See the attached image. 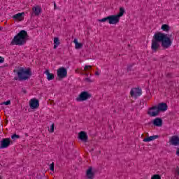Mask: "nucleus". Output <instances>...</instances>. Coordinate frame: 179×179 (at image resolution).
Wrapping results in <instances>:
<instances>
[{"instance_id":"obj_1","label":"nucleus","mask_w":179,"mask_h":179,"mask_svg":"<svg viewBox=\"0 0 179 179\" xmlns=\"http://www.w3.org/2000/svg\"><path fill=\"white\" fill-rule=\"evenodd\" d=\"M27 31L24 30H21L12 40L11 44L12 45H23L26 44V41H27Z\"/></svg>"},{"instance_id":"obj_2","label":"nucleus","mask_w":179,"mask_h":179,"mask_svg":"<svg viewBox=\"0 0 179 179\" xmlns=\"http://www.w3.org/2000/svg\"><path fill=\"white\" fill-rule=\"evenodd\" d=\"M17 75L18 78H15V80H20V82L27 80L31 76V71H30V69H24V68L21 67L17 71Z\"/></svg>"},{"instance_id":"obj_3","label":"nucleus","mask_w":179,"mask_h":179,"mask_svg":"<svg viewBox=\"0 0 179 179\" xmlns=\"http://www.w3.org/2000/svg\"><path fill=\"white\" fill-rule=\"evenodd\" d=\"M90 97H92V94L86 91H84L79 94L78 97H77L76 100V101H86V100H89Z\"/></svg>"},{"instance_id":"obj_4","label":"nucleus","mask_w":179,"mask_h":179,"mask_svg":"<svg viewBox=\"0 0 179 179\" xmlns=\"http://www.w3.org/2000/svg\"><path fill=\"white\" fill-rule=\"evenodd\" d=\"M150 117H157L160 113L159 112L157 109V106H154L148 109V111L147 113Z\"/></svg>"},{"instance_id":"obj_5","label":"nucleus","mask_w":179,"mask_h":179,"mask_svg":"<svg viewBox=\"0 0 179 179\" xmlns=\"http://www.w3.org/2000/svg\"><path fill=\"white\" fill-rule=\"evenodd\" d=\"M68 76V71L64 67H61L57 69V77L59 79H64Z\"/></svg>"},{"instance_id":"obj_6","label":"nucleus","mask_w":179,"mask_h":179,"mask_svg":"<svg viewBox=\"0 0 179 179\" xmlns=\"http://www.w3.org/2000/svg\"><path fill=\"white\" fill-rule=\"evenodd\" d=\"M167 34H164L161 32H157L155 34L154 36L152 37V40H155V41H157L158 43H162L163 40H164V38L166 37Z\"/></svg>"},{"instance_id":"obj_7","label":"nucleus","mask_w":179,"mask_h":179,"mask_svg":"<svg viewBox=\"0 0 179 179\" xmlns=\"http://www.w3.org/2000/svg\"><path fill=\"white\" fill-rule=\"evenodd\" d=\"M108 22L109 24H117L120 23V18L117 15L108 16Z\"/></svg>"},{"instance_id":"obj_8","label":"nucleus","mask_w":179,"mask_h":179,"mask_svg":"<svg viewBox=\"0 0 179 179\" xmlns=\"http://www.w3.org/2000/svg\"><path fill=\"white\" fill-rule=\"evenodd\" d=\"M10 138H3L1 141L0 149H6V148H9L10 145Z\"/></svg>"},{"instance_id":"obj_9","label":"nucleus","mask_w":179,"mask_h":179,"mask_svg":"<svg viewBox=\"0 0 179 179\" xmlns=\"http://www.w3.org/2000/svg\"><path fill=\"white\" fill-rule=\"evenodd\" d=\"M172 43L171 39L166 35L162 42V45L164 48H169L171 46Z\"/></svg>"},{"instance_id":"obj_10","label":"nucleus","mask_w":179,"mask_h":179,"mask_svg":"<svg viewBox=\"0 0 179 179\" xmlns=\"http://www.w3.org/2000/svg\"><path fill=\"white\" fill-rule=\"evenodd\" d=\"M40 106V102L38 101V99H31L29 101V107L30 108H31L32 110H34L36 108H38V107Z\"/></svg>"},{"instance_id":"obj_11","label":"nucleus","mask_w":179,"mask_h":179,"mask_svg":"<svg viewBox=\"0 0 179 179\" xmlns=\"http://www.w3.org/2000/svg\"><path fill=\"white\" fill-rule=\"evenodd\" d=\"M131 97H138L142 94V90L139 88H133L130 92Z\"/></svg>"},{"instance_id":"obj_12","label":"nucleus","mask_w":179,"mask_h":179,"mask_svg":"<svg viewBox=\"0 0 179 179\" xmlns=\"http://www.w3.org/2000/svg\"><path fill=\"white\" fill-rule=\"evenodd\" d=\"M169 143L173 146H179V137L178 136H172L169 139Z\"/></svg>"},{"instance_id":"obj_13","label":"nucleus","mask_w":179,"mask_h":179,"mask_svg":"<svg viewBox=\"0 0 179 179\" xmlns=\"http://www.w3.org/2000/svg\"><path fill=\"white\" fill-rule=\"evenodd\" d=\"M78 138L80 141L85 143L87 142V139H89L87 134L85 131H80L78 133Z\"/></svg>"},{"instance_id":"obj_14","label":"nucleus","mask_w":179,"mask_h":179,"mask_svg":"<svg viewBox=\"0 0 179 179\" xmlns=\"http://www.w3.org/2000/svg\"><path fill=\"white\" fill-rule=\"evenodd\" d=\"M167 107H168L167 103H160L157 106V109L158 110L159 113H160L161 111L164 112V111H167Z\"/></svg>"},{"instance_id":"obj_15","label":"nucleus","mask_w":179,"mask_h":179,"mask_svg":"<svg viewBox=\"0 0 179 179\" xmlns=\"http://www.w3.org/2000/svg\"><path fill=\"white\" fill-rule=\"evenodd\" d=\"M159 42H157V41H155V39L152 40V45H151V48L152 50V51H157V49L160 47V43H159Z\"/></svg>"},{"instance_id":"obj_16","label":"nucleus","mask_w":179,"mask_h":179,"mask_svg":"<svg viewBox=\"0 0 179 179\" xmlns=\"http://www.w3.org/2000/svg\"><path fill=\"white\" fill-rule=\"evenodd\" d=\"M155 127H162L163 125V120L160 117L155 118L152 122Z\"/></svg>"},{"instance_id":"obj_17","label":"nucleus","mask_w":179,"mask_h":179,"mask_svg":"<svg viewBox=\"0 0 179 179\" xmlns=\"http://www.w3.org/2000/svg\"><path fill=\"white\" fill-rule=\"evenodd\" d=\"M86 176L89 179L94 178V173H93V168L90 167L86 173Z\"/></svg>"},{"instance_id":"obj_18","label":"nucleus","mask_w":179,"mask_h":179,"mask_svg":"<svg viewBox=\"0 0 179 179\" xmlns=\"http://www.w3.org/2000/svg\"><path fill=\"white\" fill-rule=\"evenodd\" d=\"M23 16H24V13H19L17 14L14 15L13 16V19L22 22V20H23L24 19Z\"/></svg>"},{"instance_id":"obj_19","label":"nucleus","mask_w":179,"mask_h":179,"mask_svg":"<svg viewBox=\"0 0 179 179\" xmlns=\"http://www.w3.org/2000/svg\"><path fill=\"white\" fill-rule=\"evenodd\" d=\"M32 10L35 15V16H38L40 13H41V7L39 6H36L32 8Z\"/></svg>"},{"instance_id":"obj_20","label":"nucleus","mask_w":179,"mask_h":179,"mask_svg":"<svg viewBox=\"0 0 179 179\" xmlns=\"http://www.w3.org/2000/svg\"><path fill=\"white\" fill-rule=\"evenodd\" d=\"M159 138V136L155 135V136H151L150 137H147L144 138L143 141V142H150L152 141H155V139H157Z\"/></svg>"},{"instance_id":"obj_21","label":"nucleus","mask_w":179,"mask_h":179,"mask_svg":"<svg viewBox=\"0 0 179 179\" xmlns=\"http://www.w3.org/2000/svg\"><path fill=\"white\" fill-rule=\"evenodd\" d=\"M73 43L76 45V50H80V48H83V44L79 43L78 42V39L75 38Z\"/></svg>"},{"instance_id":"obj_22","label":"nucleus","mask_w":179,"mask_h":179,"mask_svg":"<svg viewBox=\"0 0 179 179\" xmlns=\"http://www.w3.org/2000/svg\"><path fill=\"white\" fill-rule=\"evenodd\" d=\"M45 73L48 76V78H47L48 80H53V79H54V74L50 73V71H48V70H46L45 71Z\"/></svg>"},{"instance_id":"obj_23","label":"nucleus","mask_w":179,"mask_h":179,"mask_svg":"<svg viewBox=\"0 0 179 179\" xmlns=\"http://www.w3.org/2000/svg\"><path fill=\"white\" fill-rule=\"evenodd\" d=\"M61 44V42H59V38L58 37H55L54 38V48H57L58 45Z\"/></svg>"},{"instance_id":"obj_24","label":"nucleus","mask_w":179,"mask_h":179,"mask_svg":"<svg viewBox=\"0 0 179 179\" xmlns=\"http://www.w3.org/2000/svg\"><path fill=\"white\" fill-rule=\"evenodd\" d=\"M124 13H125V9H124V8L121 7L120 8L119 13L116 15L120 19L121 17L124 16Z\"/></svg>"},{"instance_id":"obj_25","label":"nucleus","mask_w":179,"mask_h":179,"mask_svg":"<svg viewBox=\"0 0 179 179\" xmlns=\"http://www.w3.org/2000/svg\"><path fill=\"white\" fill-rule=\"evenodd\" d=\"M162 30H163L164 31H170V26H169L167 24H163L162 26Z\"/></svg>"},{"instance_id":"obj_26","label":"nucleus","mask_w":179,"mask_h":179,"mask_svg":"<svg viewBox=\"0 0 179 179\" xmlns=\"http://www.w3.org/2000/svg\"><path fill=\"white\" fill-rule=\"evenodd\" d=\"M151 179H162V177L159 174H155L152 176Z\"/></svg>"},{"instance_id":"obj_27","label":"nucleus","mask_w":179,"mask_h":179,"mask_svg":"<svg viewBox=\"0 0 179 179\" xmlns=\"http://www.w3.org/2000/svg\"><path fill=\"white\" fill-rule=\"evenodd\" d=\"M179 176V167L176 166L175 169V177H178Z\"/></svg>"},{"instance_id":"obj_28","label":"nucleus","mask_w":179,"mask_h":179,"mask_svg":"<svg viewBox=\"0 0 179 179\" xmlns=\"http://www.w3.org/2000/svg\"><path fill=\"white\" fill-rule=\"evenodd\" d=\"M1 106H3V104L5 106H9V104H10V101H4V102H2L1 103H0Z\"/></svg>"},{"instance_id":"obj_29","label":"nucleus","mask_w":179,"mask_h":179,"mask_svg":"<svg viewBox=\"0 0 179 179\" xmlns=\"http://www.w3.org/2000/svg\"><path fill=\"white\" fill-rule=\"evenodd\" d=\"M19 138H20V136L17 135V134H13L12 136H11V138L12 139H19Z\"/></svg>"},{"instance_id":"obj_30","label":"nucleus","mask_w":179,"mask_h":179,"mask_svg":"<svg viewBox=\"0 0 179 179\" xmlns=\"http://www.w3.org/2000/svg\"><path fill=\"white\" fill-rule=\"evenodd\" d=\"M107 20L108 21V16L101 20H99V22H107Z\"/></svg>"},{"instance_id":"obj_31","label":"nucleus","mask_w":179,"mask_h":179,"mask_svg":"<svg viewBox=\"0 0 179 179\" xmlns=\"http://www.w3.org/2000/svg\"><path fill=\"white\" fill-rule=\"evenodd\" d=\"M85 82H87L88 83H92L93 82V80H91L89 78H87L85 79Z\"/></svg>"},{"instance_id":"obj_32","label":"nucleus","mask_w":179,"mask_h":179,"mask_svg":"<svg viewBox=\"0 0 179 179\" xmlns=\"http://www.w3.org/2000/svg\"><path fill=\"white\" fill-rule=\"evenodd\" d=\"M5 62V58L0 56V64H3Z\"/></svg>"},{"instance_id":"obj_33","label":"nucleus","mask_w":179,"mask_h":179,"mask_svg":"<svg viewBox=\"0 0 179 179\" xmlns=\"http://www.w3.org/2000/svg\"><path fill=\"white\" fill-rule=\"evenodd\" d=\"M50 170H51V171H54V162L50 164Z\"/></svg>"},{"instance_id":"obj_34","label":"nucleus","mask_w":179,"mask_h":179,"mask_svg":"<svg viewBox=\"0 0 179 179\" xmlns=\"http://www.w3.org/2000/svg\"><path fill=\"white\" fill-rule=\"evenodd\" d=\"M50 132H51L52 134V132H54V124H52V125L50 126Z\"/></svg>"},{"instance_id":"obj_35","label":"nucleus","mask_w":179,"mask_h":179,"mask_svg":"<svg viewBox=\"0 0 179 179\" xmlns=\"http://www.w3.org/2000/svg\"><path fill=\"white\" fill-rule=\"evenodd\" d=\"M92 68V66H87L86 65L85 67H84V69L85 71H87V69H90Z\"/></svg>"},{"instance_id":"obj_36","label":"nucleus","mask_w":179,"mask_h":179,"mask_svg":"<svg viewBox=\"0 0 179 179\" xmlns=\"http://www.w3.org/2000/svg\"><path fill=\"white\" fill-rule=\"evenodd\" d=\"M176 155L177 156H179V148H177Z\"/></svg>"},{"instance_id":"obj_37","label":"nucleus","mask_w":179,"mask_h":179,"mask_svg":"<svg viewBox=\"0 0 179 179\" xmlns=\"http://www.w3.org/2000/svg\"><path fill=\"white\" fill-rule=\"evenodd\" d=\"M95 75H96V76H99L100 75V73H99V71H96V72L95 73Z\"/></svg>"},{"instance_id":"obj_38","label":"nucleus","mask_w":179,"mask_h":179,"mask_svg":"<svg viewBox=\"0 0 179 179\" xmlns=\"http://www.w3.org/2000/svg\"><path fill=\"white\" fill-rule=\"evenodd\" d=\"M22 92H23V93H24V94L27 93L26 90H24V89H22Z\"/></svg>"},{"instance_id":"obj_39","label":"nucleus","mask_w":179,"mask_h":179,"mask_svg":"<svg viewBox=\"0 0 179 179\" xmlns=\"http://www.w3.org/2000/svg\"><path fill=\"white\" fill-rule=\"evenodd\" d=\"M54 6H55V8H56V6H57V4H55H55H54Z\"/></svg>"},{"instance_id":"obj_40","label":"nucleus","mask_w":179,"mask_h":179,"mask_svg":"<svg viewBox=\"0 0 179 179\" xmlns=\"http://www.w3.org/2000/svg\"><path fill=\"white\" fill-rule=\"evenodd\" d=\"M0 143H1V141H0Z\"/></svg>"}]
</instances>
